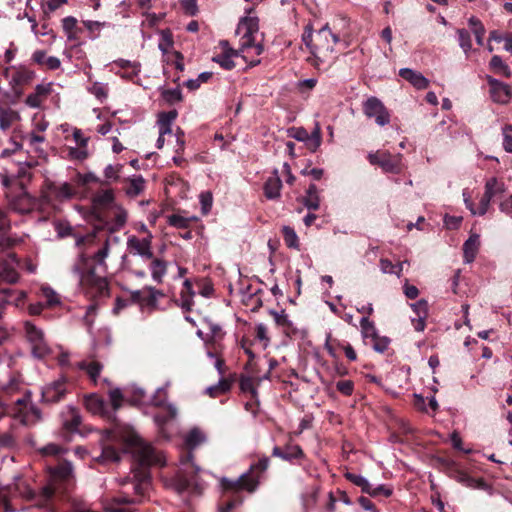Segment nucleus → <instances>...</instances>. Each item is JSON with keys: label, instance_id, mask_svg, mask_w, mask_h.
<instances>
[{"label": "nucleus", "instance_id": "f704fd0d", "mask_svg": "<svg viewBox=\"0 0 512 512\" xmlns=\"http://www.w3.org/2000/svg\"><path fill=\"white\" fill-rule=\"evenodd\" d=\"M39 297L45 300L43 303L46 308H53L60 304V296L49 286L40 288Z\"/></svg>", "mask_w": 512, "mask_h": 512}, {"label": "nucleus", "instance_id": "aec40b11", "mask_svg": "<svg viewBox=\"0 0 512 512\" xmlns=\"http://www.w3.org/2000/svg\"><path fill=\"white\" fill-rule=\"evenodd\" d=\"M399 76L408 81L418 90H424L429 86V80L426 79L420 72L414 71L412 69H400Z\"/></svg>", "mask_w": 512, "mask_h": 512}, {"label": "nucleus", "instance_id": "79ce46f5", "mask_svg": "<svg viewBox=\"0 0 512 512\" xmlns=\"http://www.w3.org/2000/svg\"><path fill=\"white\" fill-rule=\"evenodd\" d=\"M232 382L227 378H222L219 383L215 386H211L207 389L208 394L215 398L228 392L231 388Z\"/></svg>", "mask_w": 512, "mask_h": 512}, {"label": "nucleus", "instance_id": "680f3d73", "mask_svg": "<svg viewBox=\"0 0 512 512\" xmlns=\"http://www.w3.org/2000/svg\"><path fill=\"white\" fill-rule=\"evenodd\" d=\"M392 493V488L383 484L375 488H372V486L370 485V492H367V494H369L371 497L384 496L386 498L390 497Z\"/></svg>", "mask_w": 512, "mask_h": 512}, {"label": "nucleus", "instance_id": "20e7f679", "mask_svg": "<svg viewBox=\"0 0 512 512\" xmlns=\"http://www.w3.org/2000/svg\"><path fill=\"white\" fill-rule=\"evenodd\" d=\"M93 460L102 466L115 464L120 460V450H93ZM122 452H132V472L135 479L134 492L141 501L149 488L151 481L150 468L164 467L166 457L162 450H121Z\"/></svg>", "mask_w": 512, "mask_h": 512}, {"label": "nucleus", "instance_id": "338daca9", "mask_svg": "<svg viewBox=\"0 0 512 512\" xmlns=\"http://www.w3.org/2000/svg\"><path fill=\"white\" fill-rule=\"evenodd\" d=\"M503 147L504 149L512 153V126L507 125L503 129Z\"/></svg>", "mask_w": 512, "mask_h": 512}, {"label": "nucleus", "instance_id": "dca6fc26", "mask_svg": "<svg viewBox=\"0 0 512 512\" xmlns=\"http://www.w3.org/2000/svg\"><path fill=\"white\" fill-rule=\"evenodd\" d=\"M222 52L213 57V61L218 63L225 70H232L236 67V63L233 60L234 57L239 56V52L232 49L229 46V42L226 40L220 41Z\"/></svg>", "mask_w": 512, "mask_h": 512}, {"label": "nucleus", "instance_id": "052dcab7", "mask_svg": "<svg viewBox=\"0 0 512 512\" xmlns=\"http://www.w3.org/2000/svg\"><path fill=\"white\" fill-rule=\"evenodd\" d=\"M269 314L274 318V321L278 326L289 328L292 325L291 321L289 320L287 314H285L284 311L278 313L275 310H270Z\"/></svg>", "mask_w": 512, "mask_h": 512}, {"label": "nucleus", "instance_id": "473e14b6", "mask_svg": "<svg viewBox=\"0 0 512 512\" xmlns=\"http://www.w3.org/2000/svg\"><path fill=\"white\" fill-rule=\"evenodd\" d=\"M77 23V19L73 16L65 17L62 20V28L69 40L75 41L78 39V33L81 32V29L77 26Z\"/></svg>", "mask_w": 512, "mask_h": 512}, {"label": "nucleus", "instance_id": "58836bf2", "mask_svg": "<svg viewBox=\"0 0 512 512\" xmlns=\"http://www.w3.org/2000/svg\"><path fill=\"white\" fill-rule=\"evenodd\" d=\"M468 24L472 28L477 44L483 45L486 30L482 22L477 17L472 16L469 18Z\"/></svg>", "mask_w": 512, "mask_h": 512}, {"label": "nucleus", "instance_id": "3c124183", "mask_svg": "<svg viewBox=\"0 0 512 512\" xmlns=\"http://www.w3.org/2000/svg\"><path fill=\"white\" fill-rule=\"evenodd\" d=\"M321 132L320 128L316 127L315 130L308 136V139L305 140L307 148L311 152H315L317 148L321 145Z\"/></svg>", "mask_w": 512, "mask_h": 512}, {"label": "nucleus", "instance_id": "cd10ccee", "mask_svg": "<svg viewBox=\"0 0 512 512\" xmlns=\"http://www.w3.org/2000/svg\"><path fill=\"white\" fill-rule=\"evenodd\" d=\"M10 230V223L7 219L6 214L0 210V245L4 248H11L15 245V241L6 236Z\"/></svg>", "mask_w": 512, "mask_h": 512}, {"label": "nucleus", "instance_id": "ea45409f", "mask_svg": "<svg viewBox=\"0 0 512 512\" xmlns=\"http://www.w3.org/2000/svg\"><path fill=\"white\" fill-rule=\"evenodd\" d=\"M24 329L30 343L39 342L45 339L43 331L29 321L24 323Z\"/></svg>", "mask_w": 512, "mask_h": 512}, {"label": "nucleus", "instance_id": "864d4df0", "mask_svg": "<svg viewBox=\"0 0 512 512\" xmlns=\"http://www.w3.org/2000/svg\"><path fill=\"white\" fill-rule=\"evenodd\" d=\"M168 223L170 226L178 229H187L190 226V220L178 214H172L168 217Z\"/></svg>", "mask_w": 512, "mask_h": 512}, {"label": "nucleus", "instance_id": "bb28decb", "mask_svg": "<svg viewBox=\"0 0 512 512\" xmlns=\"http://www.w3.org/2000/svg\"><path fill=\"white\" fill-rule=\"evenodd\" d=\"M19 279V273L10 265L8 260L0 262V281L14 284Z\"/></svg>", "mask_w": 512, "mask_h": 512}, {"label": "nucleus", "instance_id": "5fc2aeb1", "mask_svg": "<svg viewBox=\"0 0 512 512\" xmlns=\"http://www.w3.org/2000/svg\"><path fill=\"white\" fill-rule=\"evenodd\" d=\"M76 182L80 186H86L89 183H97L100 185L101 179L97 177L94 173L89 172L86 174L77 173L76 175Z\"/></svg>", "mask_w": 512, "mask_h": 512}, {"label": "nucleus", "instance_id": "603ef678", "mask_svg": "<svg viewBox=\"0 0 512 512\" xmlns=\"http://www.w3.org/2000/svg\"><path fill=\"white\" fill-rule=\"evenodd\" d=\"M32 353L37 358H44L50 353V348L47 345L45 339L39 342L31 343Z\"/></svg>", "mask_w": 512, "mask_h": 512}, {"label": "nucleus", "instance_id": "c756f323", "mask_svg": "<svg viewBox=\"0 0 512 512\" xmlns=\"http://www.w3.org/2000/svg\"><path fill=\"white\" fill-rule=\"evenodd\" d=\"M177 415V410L174 406L172 405H167L166 407H164V409L160 412H158L155 416H154V420L156 422V424L158 425V427L163 430V427L171 422L172 420L175 419Z\"/></svg>", "mask_w": 512, "mask_h": 512}, {"label": "nucleus", "instance_id": "69168bd1", "mask_svg": "<svg viewBox=\"0 0 512 512\" xmlns=\"http://www.w3.org/2000/svg\"><path fill=\"white\" fill-rule=\"evenodd\" d=\"M80 424H81V416L76 411L73 410L72 418L68 421H65L64 428L67 431L73 432V431L78 430V427L80 426Z\"/></svg>", "mask_w": 512, "mask_h": 512}, {"label": "nucleus", "instance_id": "0eeeda50", "mask_svg": "<svg viewBox=\"0 0 512 512\" xmlns=\"http://www.w3.org/2000/svg\"><path fill=\"white\" fill-rule=\"evenodd\" d=\"M340 41V36L334 33L328 24L319 29L315 36H313V25L308 23L304 27L302 34V42L312 54L313 59L308 58L314 66H318L319 55L327 56L332 53L334 46Z\"/></svg>", "mask_w": 512, "mask_h": 512}, {"label": "nucleus", "instance_id": "39448f33", "mask_svg": "<svg viewBox=\"0 0 512 512\" xmlns=\"http://www.w3.org/2000/svg\"><path fill=\"white\" fill-rule=\"evenodd\" d=\"M269 460L264 457L251 464L249 470L237 479L223 477L220 480L223 490V499L219 505V512H231L243 502L241 492H254L259 485V478L268 468Z\"/></svg>", "mask_w": 512, "mask_h": 512}, {"label": "nucleus", "instance_id": "f257e3e1", "mask_svg": "<svg viewBox=\"0 0 512 512\" xmlns=\"http://www.w3.org/2000/svg\"><path fill=\"white\" fill-rule=\"evenodd\" d=\"M50 478L48 483L39 491H35L26 485H0V507L4 512H14L10 500L20 495L40 508L49 509L51 512L57 510V502L62 500L74 485L73 470L70 462L59 461L54 467L49 468Z\"/></svg>", "mask_w": 512, "mask_h": 512}, {"label": "nucleus", "instance_id": "423d86ee", "mask_svg": "<svg viewBox=\"0 0 512 512\" xmlns=\"http://www.w3.org/2000/svg\"><path fill=\"white\" fill-rule=\"evenodd\" d=\"M192 451L185 450L179 459L182 467L174 475L163 479L165 487L178 495L200 496L205 489L204 482L199 476L201 468L193 462Z\"/></svg>", "mask_w": 512, "mask_h": 512}, {"label": "nucleus", "instance_id": "6e6552de", "mask_svg": "<svg viewBox=\"0 0 512 512\" xmlns=\"http://www.w3.org/2000/svg\"><path fill=\"white\" fill-rule=\"evenodd\" d=\"M259 30V19L257 17L247 16L241 19L237 27V33L243 32L241 37L242 59L247 62L248 56L260 55L263 52L261 44H255L254 34Z\"/></svg>", "mask_w": 512, "mask_h": 512}, {"label": "nucleus", "instance_id": "a878e982", "mask_svg": "<svg viewBox=\"0 0 512 512\" xmlns=\"http://www.w3.org/2000/svg\"><path fill=\"white\" fill-rule=\"evenodd\" d=\"M150 270H151V276L152 279L157 282L158 284L162 283L163 277L165 276L167 272V262L163 259L159 258H152L150 259Z\"/></svg>", "mask_w": 512, "mask_h": 512}, {"label": "nucleus", "instance_id": "412c9836", "mask_svg": "<svg viewBox=\"0 0 512 512\" xmlns=\"http://www.w3.org/2000/svg\"><path fill=\"white\" fill-rule=\"evenodd\" d=\"M480 236L477 233H471L469 238L463 244V257L466 263H472L479 251Z\"/></svg>", "mask_w": 512, "mask_h": 512}, {"label": "nucleus", "instance_id": "2eb2a0df", "mask_svg": "<svg viewBox=\"0 0 512 512\" xmlns=\"http://www.w3.org/2000/svg\"><path fill=\"white\" fill-rule=\"evenodd\" d=\"M113 216L111 218L103 219L98 216V219L103 222V225L110 233L119 232L127 223L128 213L121 205H114L111 209Z\"/></svg>", "mask_w": 512, "mask_h": 512}, {"label": "nucleus", "instance_id": "c03bdc74", "mask_svg": "<svg viewBox=\"0 0 512 512\" xmlns=\"http://www.w3.org/2000/svg\"><path fill=\"white\" fill-rule=\"evenodd\" d=\"M318 491L319 489L317 487H312L309 491L303 494L302 504L305 512H308L315 506L318 498Z\"/></svg>", "mask_w": 512, "mask_h": 512}, {"label": "nucleus", "instance_id": "4be33fe9", "mask_svg": "<svg viewBox=\"0 0 512 512\" xmlns=\"http://www.w3.org/2000/svg\"><path fill=\"white\" fill-rule=\"evenodd\" d=\"M32 61L48 70H57L61 66V61L55 56H47L46 51L36 50L32 54Z\"/></svg>", "mask_w": 512, "mask_h": 512}, {"label": "nucleus", "instance_id": "37998d69", "mask_svg": "<svg viewBox=\"0 0 512 512\" xmlns=\"http://www.w3.org/2000/svg\"><path fill=\"white\" fill-rule=\"evenodd\" d=\"M239 386L241 391L244 393H249L252 399L257 397V389L252 377L242 375L239 380Z\"/></svg>", "mask_w": 512, "mask_h": 512}, {"label": "nucleus", "instance_id": "6ab92c4d", "mask_svg": "<svg viewBox=\"0 0 512 512\" xmlns=\"http://www.w3.org/2000/svg\"><path fill=\"white\" fill-rule=\"evenodd\" d=\"M114 200L115 196L112 189L100 190L92 198L94 208L101 210H111L114 205H118Z\"/></svg>", "mask_w": 512, "mask_h": 512}, {"label": "nucleus", "instance_id": "4c0bfd02", "mask_svg": "<svg viewBox=\"0 0 512 512\" xmlns=\"http://www.w3.org/2000/svg\"><path fill=\"white\" fill-rule=\"evenodd\" d=\"M144 291L146 293L144 294V299L142 301V305H145L148 307L155 308L157 306L158 297L164 296L162 291H160L154 287H151V286H146L144 288Z\"/></svg>", "mask_w": 512, "mask_h": 512}, {"label": "nucleus", "instance_id": "774afa93", "mask_svg": "<svg viewBox=\"0 0 512 512\" xmlns=\"http://www.w3.org/2000/svg\"><path fill=\"white\" fill-rule=\"evenodd\" d=\"M177 115H178V113L176 110L162 112L159 114L158 123L171 125L172 122L177 118Z\"/></svg>", "mask_w": 512, "mask_h": 512}, {"label": "nucleus", "instance_id": "bf43d9fd", "mask_svg": "<svg viewBox=\"0 0 512 512\" xmlns=\"http://www.w3.org/2000/svg\"><path fill=\"white\" fill-rule=\"evenodd\" d=\"M380 268L384 273H390V274H397L399 275L402 271V265H394L390 260L388 259H381L380 260Z\"/></svg>", "mask_w": 512, "mask_h": 512}, {"label": "nucleus", "instance_id": "9d476101", "mask_svg": "<svg viewBox=\"0 0 512 512\" xmlns=\"http://www.w3.org/2000/svg\"><path fill=\"white\" fill-rule=\"evenodd\" d=\"M435 463L438 467L446 471L450 476L457 478L460 482L471 488H486V482L479 478L474 479L470 477L465 471L461 470L459 465L452 459L447 457L435 458Z\"/></svg>", "mask_w": 512, "mask_h": 512}, {"label": "nucleus", "instance_id": "49530a36", "mask_svg": "<svg viewBox=\"0 0 512 512\" xmlns=\"http://www.w3.org/2000/svg\"><path fill=\"white\" fill-rule=\"evenodd\" d=\"M161 97L169 105H173V104H175L177 102H181L182 99H183L182 92H181V90L179 88L164 89L161 92Z\"/></svg>", "mask_w": 512, "mask_h": 512}, {"label": "nucleus", "instance_id": "e2e57ef3", "mask_svg": "<svg viewBox=\"0 0 512 512\" xmlns=\"http://www.w3.org/2000/svg\"><path fill=\"white\" fill-rule=\"evenodd\" d=\"M491 200L492 199L490 197L485 196L483 194L481 199H480V201H479L477 210H474L472 207L469 206L472 214L484 215L488 211V208L490 206Z\"/></svg>", "mask_w": 512, "mask_h": 512}, {"label": "nucleus", "instance_id": "4d7b16f0", "mask_svg": "<svg viewBox=\"0 0 512 512\" xmlns=\"http://www.w3.org/2000/svg\"><path fill=\"white\" fill-rule=\"evenodd\" d=\"M373 338V348L375 351L383 353L388 349V346L390 344V340L387 337H380L377 335V333H374L372 335Z\"/></svg>", "mask_w": 512, "mask_h": 512}, {"label": "nucleus", "instance_id": "c85d7f7f", "mask_svg": "<svg viewBox=\"0 0 512 512\" xmlns=\"http://www.w3.org/2000/svg\"><path fill=\"white\" fill-rule=\"evenodd\" d=\"M273 456L279 457L292 464H301L305 458L303 450H273Z\"/></svg>", "mask_w": 512, "mask_h": 512}, {"label": "nucleus", "instance_id": "1a4fd4ad", "mask_svg": "<svg viewBox=\"0 0 512 512\" xmlns=\"http://www.w3.org/2000/svg\"><path fill=\"white\" fill-rule=\"evenodd\" d=\"M41 201L52 205L72 199L76 195L73 186L67 182L57 185L55 182L46 179L41 186Z\"/></svg>", "mask_w": 512, "mask_h": 512}, {"label": "nucleus", "instance_id": "6e6d98bb", "mask_svg": "<svg viewBox=\"0 0 512 512\" xmlns=\"http://www.w3.org/2000/svg\"><path fill=\"white\" fill-rule=\"evenodd\" d=\"M336 389L344 396H351L354 392V382L352 380H339L336 383Z\"/></svg>", "mask_w": 512, "mask_h": 512}, {"label": "nucleus", "instance_id": "09e8293b", "mask_svg": "<svg viewBox=\"0 0 512 512\" xmlns=\"http://www.w3.org/2000/svg\"><path fill=\"white\" fill-rule=\"evenodd\" d=\"M457 34L460 47L463 49L464 53L468 55L472 48V40L469 31L466 29H458Z\"/></svg>", "mask_w": 512, "mask_h": 512}, {"label": "nucleus", "instance_id": "c9c22d12", "mask_svg": "<svg viewBox=\"0 0 512 512\" xmlns=\"http://www.w3.org/2000/svg\"><path fill=\"white\" fill-rule=\"evenodd\" d=\"M123 168V165H108L104 169V180L101 179L100 186L106 187L109 186L112 182H116L120 177V172Z\"/></svg>", "mask_w": 512, "mask_h": 512}, {"label": "nucleus", "instance_id": "de8ad7c7", "mask_svg": "<svg viewBox=\"0 0 512 512\" xmlns=\"http://www.w3.org/2000/svg\"><path fill=\"white\" fill-rule=\"evenodd\" d=\"M144 183L145 182L142 176L130 179L126 193L130 196H138L144 190Z\"/></svg>", "mask_w": 512, "mask_h": 512}, {"label": "nucleus", "instance_id": "b1692460", "mask_svg": "<svg viewBox=\"0 0 512 512\" xmlns=\"http://www.w3.org/2000/svg\"><path fill=\"white\" fill-rule=\"evenodd\" d=\"M281 188L282 181L275 172L274 176L269 177L264 183V195L270 200H275L280 197Z\"/></svg>", "mask_w": 512, "mask_h": 512}, {"label": "nucleus", "instance_id": "a19ab883", "mask_svg": "<svg viewBox=\"0 0 512 512\" xmlns=\"http://www.w3.org/2000/svg\"><path fill=\"white\" fill-rule=\"evenodd\" d=\"M282 236L287 247L299 249V239L292 227L284 226L282 228Z\"/></svg>", "mask_w": 512, "mask_h": 512}, {"label": "nucleus", "instance_id": "7c9ffc66", "mask_svg": "<svg viewBox=\"0 0 512 512\" xmlns=\"http://www.w3.org/2000/svg\"><path fill=\"white\" fill-rule=\"evenodd\" d=\"M116 66L124 70L122 77L132 80L140 72V64L129 60L119 59L114 62Z\"/></svg>", "mask_w": 512, "mask_h": 512}, {"label": "nucleus", "instance_id": "0e129e2a", "mask_svg": "<svg viewBox=\"0 0 512 512\" xmlns=\"http://www.w3.org/2000/svg\"><path fill=\"white\" fill-rule=\"evenodd\" d=\"M411 308L416 313L417 317H427L428 303L426 300L421 299L416 303L411 304Z\"/></svg>", "mask_w": 512, "mask_h": 512}, {"label": "nucleus", "instance_id": "e433bc0d", "mask_svg": "<svg viewBox=\"0 0 512 512\" xmlns=\"http://www.w3.org/2000/svg\"><path fill=\"white\" fill-rule=\"evenodd\" d=\"M19 119L20 115L17 111L0 107V128L2 130L8 129L15 121Z\"/></svg>", "mask_w": 512, "mask_h": 512}, {"label": "nucleus", "instance_id": "9b49d317", "mask_svg": "<svg viewBox=\"0 0 512 512\" xmlns=\"http://www.w3.org/2000/svg\"><path fill=\"white\" fill-rule=\"evenodd\" d=\"M368 160L372 165L380 166L383 171L399 174L402 171V157L400 154L392 155L389 152L369 154Z\"/></svg>", "mask_w": 512, "mask_h": 512}, {"label": "nucleus", "instance_id": "a211bd4d", "mask_svg": "<svg viewBox=\"0 0 512 512\" xmlns=\"http://www.w3.org/2000/svg\"><path fill=\"white\" fill-rule=\"evenodd\" d=\"M12 69L13 74L10 83L14 92L20 94L21 87L29 84L33 80L35 73L26 67H12Z\"/></svg>", "mask_w": 512, "mask_h": 512}, {"label": "nucleus", "instance_id": "f3484780", "mask_svg": "<svg viewBox=\"0 0 512 512\" xmlns=\"http://www.w3.org/2000/svg\"><path fill=\"white\" fill-rule=\"evenodd\" d=\"M66 395V382L55 381L50 385H47L42 391V399L47 403H58Z\"/></svg>", "mask_w": 512, "mask_h": 512}, {"label": "nucleus", "instance_id": "ddd939ff", "mask_svg": "<svg viewBox=\"0 0 512 512\" xmlns=\"http://www.w3.org/2000/svg\"><path fill=\"white\" fill-rule=\"evenodd\" d=\"M152 239V233H148V236L143 238L131 235L127 239V248L133 255H139L146 260L152 259L154 257Z\"/></svg>", "mask_w": 512, "mask_h": 512}, {"label": "nucleus", "instance_id": "5701e85b", "mask_svg": "<svg viewBox=\"0 0 512 512\" xmlns=\"http://www.w3.org/2000/svg\"><path fill=\"white\" fill-rule=\"evenodd\" d=\"M207 441L206 432L200 427L191 428L184 436L186 448H196Z\"/></svg>", "mask_w": 512, "mask_h": 512}, {"label": "nucleus", "instance_id": "f03ea898", "mask_svg": "<svg viewBox=\"0 0 512 512\" xmlns=\"http://www.w3.org/2000/svg\"><path fill=\"white\" fill-rule=\"evenodd\" d=\"M108 394L111 406L96 393L84 397V404L89 412L101 416L112 424L110 429L105 430L103 439L123 444L125 448H153L132 426L117 419L115 413L122 407L125 400L121 390L114 388Z\"/></svg>", "mask_w": 512, "mask_h": 512}, {"label": "nucleus", "instance_id": "8fccbe9b", "mask_svg": "<svg viewBox=\"0 0 512 512\" xmlns=\"http://www.w3.org/2000/svg\"><path fill=\"white\" fill-rule=\"evenodd\" d=\"M173 35L169 29L161 31V37L159 40L158 47L163 53H167L168 50L173 46Z\"/></svg>", "mask_w": 512, "mask_h": 512}, {"label": "nucleus", "instance_id": "f8f14e48", "mask_svg": "<svg viewBox=\"0 0 512 512\" xmlns=\"http://www.w3.org/2000/svg\"><path fill=\"white\" fill-rule=\"evenodd\" d=\"M363 112L368 118H375L378 125L384 126L390 122V114L384 104L374 96L363 103Z\"/></svg>", "mask_w": 512, "mask_h": 512}, {"label": "nucleus", "instance_id": "4468645a", "mask_svg": "<svg viewBox=\"0 0 512 512\" xmlns=\"http://www.w3.org/2000/svg\"><path fill=\"white\" fill-rule=\"evenodd\" d=\"M486 80L490 87L492 100L499 104H507L512 97L511 87L489 75L486 76Z\"/></svg>", "mask_w": 512, "mask_h": 512}, {"label": "nucleus", "instance_id": "a18cd8bd", "mask_svg": "<svg viewBox=\"0 0 512 512\" xmlns=\"http://www.w3.org/2000/svg\"><path fill=\"white\" fill-rule=\"evenodd\" d=\"M344 476L348 481L360 487L363 493L367 494V492H370V483L361 475L346 472Z\"/></svg>", "mask_w": 512, "mask_h": 512}, {"label": "nucleus", "instance_id": "72a5a7b5", "mask_svg": "<svg viewBox=\"0 0 512 512\" xmlns=\"http://www.w3.org/2000/svg\"><path fill=\"white\" fill-rule=\"evenodd\" d=\"M490 70L497 75L509 78L511 76L510 67L498 55H494L489 62Z\"/></svg>", "mask_w": 512, "mask_h": 512}, {"label": "nucleus", "instance_id": "7ed1b4c3", "mask_svg": "<svg viewBox=\"0 0 512 512\" xmlns=\"http://www.w3.org/2000/svg\"><path fill=\"white\" fill-rule=\"evenodd\" d=\"M95 239V234H87L76 239V246L80 249V252L71 268L72 273L78 278L81 289L91 298L109 295L108 282L104 277L96 274L95 266H107L105 259L109 254L110 244L109 240L106 239L97 252L88 255L85 248L93 245Z\"/></svg>", "mask_w": 512, "mask_h": 512}, {"label": "nucleus", "instance_id": "393cba45", "mask_svg": "<svg viewBox=\"0 0 512 512\" xmlns=\"http://www.w3.org/2000/svg\"><path fill=\"white\" fill-rule=\"evenodd\" d=\"M77 367L87 373L89 379L96 385L97 379L103 369V365L99 361H80Z\"/></svg>", "mask_w": 512, "mask_h": 512}, {"label": "nucleus", "instance_id": "13d9d810", "mask_svg": "<svg viewBox=\"0 0 512 512\" xmlns=\"http://www.w3.org/2000/svg\"><path fill=\"white\" fill-rule=\"evenodd\" d=\"M501 188L498 185V181L495 177L487 180L485 184V192L484 195L490 197L491 199L499 192H501Z\"/></svg>", "mask_w": 512, "mask_h": 512}, {"label": "nucleus", "instance_id": "2f4dec72", "mask_svg": "<svg viewBox=\"0 0 512 512\" xmlns=\"http://www.w3.org/2000/svg\"><path fill=\"white\" fill-rule=\"evenodd\" d=\"M304 205L308 210H318L320 207V198L318 195V189L315 184H310L306 196L304 197Z\"/></svg>", "mask_w": 512, "mask_h": 512}]
</instances>
